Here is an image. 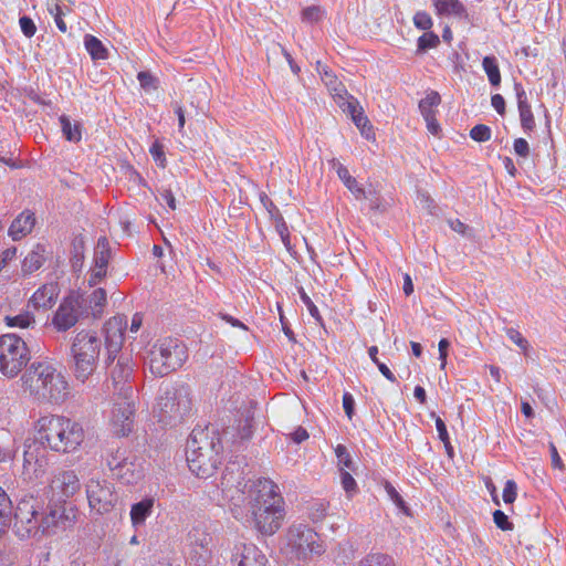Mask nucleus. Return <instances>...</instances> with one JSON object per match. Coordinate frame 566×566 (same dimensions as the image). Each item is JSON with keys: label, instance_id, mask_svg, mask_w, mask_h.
<instances>
[{"label": "nucleus", "instance_id": "24", "mask_svg": "<svg viewBox=\"0 0 566 566\" xmlns=\"http://www.w3.org/2000/svg\"><path fill=\"white\" fill-rule=\"evenodd\" d=\"M436 14L440 17H453L467 20L469 14L465 6L460 0H431Z\"/></svg>", "mask_w": 566, "mask_h": 566}, {"label": "nucleus", "instance_id": "10", "mask_svg": "<svg viewBox=\"0 0 566 566\" xmlns=\"http://www.w3.org/2000/svg\"><path fill=\"white\" fill-rule=\"evenodd\" d=\"M84 305V296L78 292H71L59 305L52 324L59 332H65L73 327L80 318L81 308Z\"/></svg>", "mask_w": 566, "mask_h": 566}, {"label": "nucleus", "instance_id": "64", "mask_svg": "<svg viewBox=\"0 0 566 566\" xmlns=\"http://www.w3.org/2000/svg\"><path fill=\"white\" fill-rule=\"evenodd\" d=\"M308 432L303 427H297L291 434L290 438L295 443H302L303 441L308 439Z\"/></svg>", "mask_w": 566, "mask_h": 566}, {"label": "nucleus", "instance_id": "13", "mask_svg": "<svg viewBox=\"0 0 566 566\" xmlns=\"http://www.w3.org/2000/svg\"><path fill=\"white\" fill-rule=\"evenodd\" d=\"M106 368L116 390L123 386L130 387L127 382L134 368L132 356H108Z\"/></svg>", "mask_w": 566, "mask_h": 566}, {"label": "nucleus", "instance_id": "49", "mask_svg": "<svg viewBox=\"0 0 566 566\" xmlns=\"http://www.w3.org/2000/svg\"><path fill=\"white\" fill-rule=\"evenodd\" d=\"M340 482L349 497L357 492V483L349 472L340 468Z\"/></svg>", "mask_w": 566, "mask_h": 566}, {"label": "nucleus", "instance_id": "52", "mask_svg": "<svg viewBox=\"0 0 566 566\" xmlns=\"http://www.w3.org/2000/svg\"><path fill=\"white\" fill-rule=\"evenodd\" d=\"M413 23L419 30L427 31L431 29L433 22L429 13L426 11H418L413 15Z\"/></svg>", "mask_w": 566, "mask_h": 566}, {"label": "nucleus", "instance_id": "23", "mask_svg": "<svg viewBox=\"0 0 566 566\" xmlns=\"http://www.w3.org/2000/svg\"><path fill=\"white\" fill-rule=\"evenodd\" d=\"M188 541L193 554L199 558H205L210 553L212 537L202 527H193L188 534Z\"/></svg>", "mask_w": 566, "mask_h": 566}, {"label": "nucleus", "instance_id": "32", "mask_svg": "<svg viewBox=\"0 0 566 566\" xmlns=\"http://www.w3.org/2000/svg\"><path fill=\"white\" fill-rule=\"evenodd\" d=\"M77 379L85 381L96 367V356H73Z\"/></svg>", "mask_w": 566, "mask_h": 566}, {"label": "nucleus", "instance_id": "31", "mask_svg": "<svg viewBox=\"0 0 566 566\" xmlns=\"http://www.w3.org/2000/svg\"><path fill=\"white\" fill-rule=\"evenodd\" d=\"M107 303L106 291L104 289L94 290L87 298L84 297V304L87 305V308L91 312V315L94 318H101L104 313V307Z\"/></svg>", "mask_w": 566, "mask_h": 566}, {"label": "nucleus", "instance_id": "21", "mask_svg": "<svg viewBox=\"0 0 566 566\" xmlns=\"http://www.w3.org/2000/svg\"><path fill=\"white\" fill-rule=\"evenodd\" d=\"M35 224L34 213L25 210L22 211L10 224L8 234L13 241L21 240L33 230Z\"/></svg>", "mask_w": 566, "mask_h": 566}, {"label": "nucleus", "instance_id": "47", "mask_svg": "<svg viewBox=\"0 0 566 566\" xmlns=\"http://www.w3.org/2000/svg\"><path fill=\"white\" fill-rule=\"evenodd\" d=\"M324 11L318 6H311L302 11V20L307 23H316L322 20Z\"/></svg>", "mask_w": 566, "mask_h": 566}, {"label": "nucleus", "instance_id": "22", "mask_svg": "<svg viewBox=\"0 0 566 566\" xmlns=\"http://www.w3.org/2000/svg\"><path fill=\"white\" fill-rule=\"evenodd\" d=\"M59 293L56 283H46L33 293L29 303L36 310L50 308L55 303Z\"/></svg>", "mask_w": 566, "mask_h": 566}, {"label": "nucleus", "instance_id": "30", "mask_svg": "<svg viewBox=\"0 0 566 566\" xmlns=\"http://www.w3.org/2000/svg\"><path fill=\"white\" fill-rule=\"evenodd\" d=\"M331 164L332 167L336 170L339 179L357 199L365 197L364 189L358 186L357 180L350 176L348 169L342 163H339L337 159H333Z\"/></svg>", "mask_w": 566, "mask_h": 566}, {"label": "nucleus", "instance_id": "8", "mask_svg": "<svg viewBox=\"0 0 566 566\" xmlns=\"http://www.w3.org/2000/svg\"><path fill=\"white\" fill-rule=\"evenodd\" d=\"M85 492L91 511L97 514L111 512L118 500L114 485L101 478H91L85 483Z\"/></svg>", "mask_w": 566, "mask_h": 566}, {"label": "nucleus", "instance_id": "15", "mask_svg": "<svg viewBox=\"0 0 566 566\" xmlns=\"http://www.w3.org/2000/svg\"><path fill=\"white\" fill-rule=\"evenodd\" d=\"M126 326V318L120 315L114 316L105 323V346L108 354H117L122 349Z\"/></svg>", "mask_w": 566, "mask_h": 566}, {"label": "nucleus", "instance_id": "33", "mask_svg": "<svg viewBox=\"0 0 566 566\" xmlns=\"http://www.w3.org/2000/svg\"><path fill=\"white\" fill-rule=\"evenodd\" d=\"M84 46L94 61L106 60L108 57L107 48L102 43L99 39L92 34H86L84 36Z\"/></svg>", "mask_w": 566, "mask_h": 566}, {"label": "nucleus", "instance_id": "39", "mask_svg": "<svg viewBox=\"0 0 566 566\" xmlns=\"http://www.w3.org/2000/svg\"><path fill=\"white\" fill-rule=\"evenodd\" d=\"M109 254H111V251H109L107 239L105 237L99 238L97 241L96 249H95V256H94L95 265L99 266L101 269L102 268L107 269V264L109 261Z\"/></svg>", "mask_w": 566, "mask_h": 566}, {"label": "nucleus", "instance_id": "35", "mask_svg": "<svg viewBox=\"0 0 566 566\" xmlns=\"http://www.w3.org/2000/svg\"><path fill=\"white\" fill-rule=\"evenodd\" d=\"M44 249L41 245H36L34 250H32L22 261V272L24 274H31L39 270L45 258H44Z\"/></svg>", "mask_w": 566, "mask_h": 566}, {"label": "nucleus", "instance_id": "6", "mask_svg": "<svg viewBox=\"0 0 566 566\" xmlns=\"http://www.w3.org/2000/svg\"><path fill=\"white\" fill-rule=\"evenodd\" d=\"M116 395L111 409L109 426L114 434L126 437L134 429L133 387L123 386Z\"/></svg>", "mask_w": 566, "mask_h": 566}, {"label": "nucleus", "instance_id": "42", "mask_svg": "<svg viewBox=\"0 0 566 566\" xmlns=\"http://www.w3.org/2000/svg\"><path fill=\"white\" fill-rule=\"evenodd\" d=\"M19 558V551L14 546H4L0 551V566H15Z\"/></svg>", "mask_w": 566, "mask_h": 566}, {"label": "nucleus", "instance_id": "12", "mask_svg": "<svg viewBox=\"0 0 566 566\" xmlns=\"http://www.w3.org/2000/svg\"><path fill=\"white\" fill-rule=\"evenodd\" d=\"M69 395V384L61 373H56L53 368L51 376L46 382L41 387L39 392L33 396L38 399H43L53 403L63 402Z\"/></svg>", "mask_w": 566, "mask_h": 566}, {"label": "nucleus", "instance_id": "14", "mask_svg": "<svg viewBox=\"0 0 566 566\" xmlns=\"http://www.w3.org/2000/svg\"><path fill=\"white\" fill-rule=\"evenodd\" d=\"M317 71L321 74L323 83L328 88L331 95L334 98V102L339 106V108H344L346 104L355 98L347 92L345 85L332 71L327 69V66H324L321 64V62H317Z\"/></svg>", "mask_w": 566, "mask_h": 566}, {"label": "nucleus", "instance_id": "25", "mask_svg": "<svg viewBox=\"0 0 566 566\" xmlns=\"http://www.w3.org/2000/svg\"><path fill=\"white\" fill-rule=\"evenodd\" d=\"M516 98L521 118V125L525 130H532L535 127L534 116L527 96L521 84H515Z\"/></svg>", "mask_w": 566, "mask_h": 566}, {"label": "nucleus", "instance_id": "45", "mask_svg": "<svg viewBox=\"0 0 566 566\" xmlns=\"http://www.w3.org/2000/svg\"><path fill=\"white\" fill-rule=\"evenodd\" d=\"M274 226H275V230L277 231V233L281 237L282 242L290 250V248H291L290 232H289V228L281 214H276L274 217Z\"/></svg>", "mask_w": 566, "mask_h": 566}, {"label": "nucleus", "instance_id": "57", "mask_svg": "<svg viewBox=\"0 0 566 566\" xmlns=\"http://www.w3.org/2000/svg\"><path fill=\"white\" fill-rule=\"evenodd\" d=\"M21 31L27 38H32L36 32V27L33 20L27 15H23L19 20Z\"/></svg>", "mask_w": 566, "mask_h": 566}, {"label": "nucleus", "instance_id": "3", "mask_svg": "<svg viewBox=\"0 0 566 566\" xmlns=\"http://www.w3.org/2000/svg\"><path fill=\"white\" fill-rule=\"evenodd\" d=\"M222 443L214 429L195 428L186 447L189 470L198 478L211 476L221 463Z\"/></svg>", "mask_w": 566, "mask_h": 566}, {"label": "nucleus", "instance_id": "46", "mask_svg": "<svg viewBox=\"0 0 566 566\" xmlns=\"http://www.w3.org/2000/svg\"><path fill=\"white\" fill-rule=\"evenodd\" d=\"M335 454L338 460L339 469L343 468V470H345V469L353 470V460H352V457L348 453L347 448L345 446L338 444L335 448Z\"/></svg>", "mask_w": 566, "mask_h": 566}, {"label": "nucleus", "instance_id": "37", "mask_svg": "<svg viewBox=\"0 0 566 566\" xmlns=\"http://www.w3.org/2000/svg\"><path fill=\"white\" fill-rule=\"evenodd\" d=\"M62 132L65 138L70 142L77 143L82 138L81 125L78 123L72 124L70 118L65 115L60 117Z\"/></svg>", "mask_w": 566, "mask_h": 566}, {"label": "nucleus", "instance_id": "20", "mask_svg": "<svg viewBox=\"0 0 566 566\" xmlns=\"http://www.w3.org/2000/svg\"><path fill=\"white\" fill-rule=\"evenodd\" d=\"M343 112L347 113L356 127L360 130V134L368 140L375 139V133L369 119L364 113L363 107L356 98H353L348 104L342 108Z\"/></svg>", "mask_w": 566, "mask_h": 566}, {"label": "nucleus", "instance_id": "26", "mask_svg": "<svg viewBox=\"0 0 566 566\" xmlns=\"http://www.w3.org/2000/svg\"><path fill=\"white\" fill-rule=\"evenodd\" d=\"M99 349V339L93 333L80 332L72 345V354H88Z\"/></svg>", "mask_w": 566, "mask_h": 566}, {"label": "nucleus", "instance_id": "51", "mask_svg": "<svg viewBox=\"0 0 566 566\" xmlns=\"http://www.w3.org/2000/svg\"><path fill=\"white\" fill-rule=\"evenodd\" d=\"M150 155L153 156L154 160L158 164L159 167L165 168L167 165L165 151H164V145L156 140L150 149Z\"/></svg>", "mask_w": 566, "mask_h": 566}, {"label": "nucleus", "instance_id": "63", "mask_svg": "<svg viewBox=\"0 0 566 566\" xmlns=\"http://www.w3.org/2000/svg\"><path fill=\"white\" fill-rule=\"evenodd\" d=\"M106 268H99L97 265H94L91 276L88 279V284L91 286L96 285L105 275H106Z\"/></svg>", "mask_w": 566, "mask_h": 566}, {"label": "nucleus", "instance_id": "28", "mask_svg": "<svg viewBox=\"0 0 566 566\" xmlns=\"http://www.w3.org/2000/svg\"><path fill=\"white\" fill-rule=\"evenodd\" d=\"M154 499L145 497L142 501L132 505L130 509V521L134 527H138L145 524L147 517L153 513Z\"/></svg>", "mask_w": 566, "mask_h": 566}, {"label": "nucleus", "instance_id": "36", "mask_svg": "<svg viewBox=\"0 0 566 566\" xmlns=\"http://www.w3.org/2000/svg\"><path fill=\"white\" fill-rule=\"evenodd\" d=\"M441 103V97L438 92L431 91L426 97L419 102V109L422 117L436 115V107Z\"/></svg>", "mask_w": 566, "mask_h": 566}, {"label": "nucleus", "instance_id": "5", "mask_svg": "<svg viewBox=\"0 0 566 566\" xmlns=\"http://www.w3.org/2000/svg\"><path fill=\"white\" fill-rule=\"evenodd\" d=\"M43 511V501L31 494H25L18 500L13 512V532L27 539L39 534V520Z\"/></svg>", "mask_w": 566, "mask_h": 566}, {"label": "nucleus", "instance_id": "9", "mask_svg": "<svg viewBox=\"0 0 566 566\" xmlns=\"http://www.w3.org/2000/svg\"><path fill=\"white\" fill-rule=\"evenodd\" d=\"M77 518L75 506H51L46 512L41 511L39 533L44 536L55 535L74 526Z\"/></svg>", "mask_w": 566, "mask_h": 566}, {"label": "nucleus", "instance_id": "34", "mask_svg": "<svg viewBox=\"0 0 566 566\" xmlns=\"http://www.w3.org/2000/svg\"><path fill=\"white\" fill-rule=\"evenodd\" d=\"M28 350L27 344L15 334L0 336V354H15Z\"/></svg>", "mask_w": 566, "mask_h": 566}, {"label": "nucleus", "instance_id": "44", "mask_svg": "<svg viewBox=\"0 0 566 566\" xmlns=\"http://www.w3.org/2000/svg\"><path fill=\"white\" fill-rule=\"evenodd\" d=\"M440 43L439 36L433 32H426L418 39V50L427 51L438 46Z\"/></svg>", "mask_w": 566, "mask_h": 566}, {"label": "nucleus", "instance_id": "27", "mask_svg": "<svg viewBox=\"0 0 566 566\" xmlns=\"http://www.w3.org/2000/svg\"><path fill=\"white\" fill-rule=\"evenodd\" d=\"M27 356H0V374L7 378H14L23 367H27Z\"/></svg>", "mask_w": 566, "mask_h": 566}, {"label": "nucleus", "instance_id": "11", "mask_svg": "<svg viewBox=\"0 0 566 566\" xmlns=\"http://www.w3.org/2000/svg\"><path fill=\"white\" fill-rule=\"evenodd\" d=\"M50 490L59 500L65 501L81 490V482L74 470H60L54 473Z\"/></svg>", "mask_w": 566, "mask_h": 566}, {"label": "nucleus", "instance_id": "18", "mask_svg": "<svg viewBox=\"0 0 566 566\" xmlns=\"http://www.w3.org/2000/svg\"><path fill=\"white\" fill-rule=\"evenodd\" d=\"M233 562L237 566H270L266 556L253 544L237 546Z\"/></svg>", "mask_w": 566, "mask_h": 566}, {"label": "nucleus", "instance_id": "53", "mask_svg": "<svg viewBox=\"0 0 566 566\" xmlns=\"http://www.w3.org/2000/svg\"><path fill=\"white\" fill-rule=\"evenodd\" d=\"M506 335L514 344L518 346L521 350H528V342L526 338L523 337V335L518 331L514 328H509L506 331Z\"/></svg>", "mask_w": 566, "mask_h": 566}, {"label": "nucleus", "instance_id": "43", "mask_svg": "<svg viewBox=\"0 0 566 566\" xmlns=\"http://www.w3.org/2000/svg\"><path fill=\"white\" fill-rule=\"evenodd\" d=\"M6 321L9 326H12V327L18 326V327L25 328V327L31 326L34 323V317L29 312H25V313L15 315V316H7Z\"/></svg>", "mask_w": 566, "mask_h": 566}, {"label": "nucleus", "instance_id": "59", "mask_svg": "<svg viewBox=\"0 0 566 566\" xmlns=\"http://www.w3.org/2000/svg\"><path fill=\"white\" fill-rule=\"evenodd\" d=\"M436 428L439 433V438L443 442L444 447H450V438L447 430V426L440 417H436Z\"/></svg>", "mask_w": 566, "mask_h": 566}, {"label": "nucleus", "instance_id": "1", "mask_svg": "<svg viewBox=\"0 0 566 566\" xmlns=\"http://www.w3.org/2000/svg\"><path fill=\"white\" fill-rule=\"evenodd\" d=\"M223 499L234 518L250 522L263 535H273L282 526L285 510L279 486L270 479L244 480L234 464L221 478Z\"/></svg>", "mask_w": 566, "mask_h": 566}, {"label": "nucleus", "instance_id": "29", "mask_svg": "<svg viewBox=\"0 0 566 566\" xmlns=\"http://www.w3.org/2000/svg\"><path fill=\"white\" fill-rule=\"evenodd\" d=\"M113 474L125 484H134L142 478V470L135 458L130 457Z\"/></svg>", "mask_w": 566, "mask_h": 566}, {"label": "nucleus", "instance_id": "41", "mask_svg": "<svg viewBox=\"0 0 566 566\" xmlns=\"http://www.w3.org/2000/svg\"><path fill=\"white\" fill-rule=\"evenodd\" d=\"M359 566H395V563L390 556L377 553L366 556Z\"/></svg>", "mask_w": 566, "mask_h": 566}, {"label": "nucleus", "instance_id": "54", "mask_svg": "<svg viewBox=\"0 0 566 566\" xmlns=\"http://www.w3.org/2000/svg\"><path fill=\"white\" fill-rule=\"evenodd\" d=\"M298 293H300V297L302 300V302L304 303V305L307 307L310 314L316 319V321H321V316H319V312H318V308L316 307V305L313 303V301L311 300V297L306 294V292L304 291L303 287H300L298 289Z\"/></svg>", "mask_w": 566, "mask_h": 566}, {"label": "nucleus", "instance_id": "48", "mask_svg": "<svg viewBox=\"0 0 566 566\" xmlns=\"http://www.w3.org/2000/svg\"><path fill=\"white\" fill-rule=\"evenodd\" d=\"M470 137L479 143L488 142L491 138V128L483 124L475 125L470 130Z\"/></svg>", "mask_w": 566, "mask_h": 566}, {"label": "nucleus", "instance_id": "17", "mask_svg": "<svg viewBox=\"0 0 566 566\" xmlns=\"http://www.w3.org/2000/svg\"><path fill=\"white\" fill-rule=\"evenodd\" d=\"M184 363L185 359L180 356H148V360H145L144 365L154 376L165 377L180 368Z\"/></svg>", "mask_w": 566, "mask_h": 566}, {"label": "nucleus", "instance_id": "2", "mask_svg": "<svg viewBox=\"0 0 566 566\" xmlns=\"http://www.w3.org/2000/svg\"><path fill=\"white\" fill-rule=\"evenodd\" d=\"M34 439L43 449L57 453L76 451L84 441L85 432L81 423L64 416L41 417L34 426Z\"/></svg>", "mask_w": 566, "mask_h": 566}, {"label": "nucleus", "instance_id": "56", "mask_svg": "<svg viewBox=\"0 0 566 566\" xmlns=\"http://www.w3.org/2000/svg\"><path fill=\"white\" fill-rule=\"evenodd\" d=\"M517 495V485L513 480H507L503 490V501L506 504H512Z\"/></svg>", "mask_w": 566, "mask_h": 566}, {"label": "nucleus", "instance_id": "16", "mask_svg": "<svg viewBox=\"0 0 566 566\" xmlns=\"http://www.w3.org/2000/svg\"><path fill=\"white\" fill-rule=\"evenodd\" d=\"M52 370L53 367L48 363H32L22 376L23 386L29 389L31 395L39 392L51 376Z\"/></svg>", "mask_w": 566, "mask_h": 566}, {"label": "nucleus", "instance_id": "62", "mask_svg": "<svg viewBox=\"0 0 566 566\" xmlns=\"http://www.w3.org/2000/svg\"><path fill=\"white\" fill-rule=\"evenodd\" d=\"M514 151L521 157H527L530 154L528 143L524 138L515 139Z\"/></svg>", "mask_w": 566, "mask_h": 566}, {"label": "nucleus", "instance_id": "50", "mask_svg": "<svg viewBox=\"0 0 566 566\" xmlns=\"http://www.w3.org/2000/svg\"><path fill=\"white\" fill-rule=\"evenodd\" d=\"M140 86L145 91H155L158 87V78L151 73L142 71L137 74Z\"/></svg>", "mask_w": 566, "mask_h": 566}, {"label": "nucleus", "instance_id": "60", "mask_svg": "<svg viewBox=\"0 0 566 566\" xmlns=\"http://www.w3.org/2000/svg\"><path fill=\"white\" fill-rule=\"evenodd\" d=\"M370 357H371L373 363L377 365L379 371L384 375V377L386 379H388L390 382L397 381L396 376L394 375V373L389 369V367L386 364L379 361L377 356H370Z\"/></svg>", "mask_w": 566, "mask_h": 566}, {"label": "nucleus", "instance_id": "61", "mask_svg": "<svg viewBox=\"0 0 566 566\" xmlns=\"http://www.w3.org/2000/svg\"><path fill=\"white\" fill-rule=\"evenodd\" d=\"M354 407H355V400H354L353 396L349 392H345L343 395V408H344L345 413L348 417V419L353 418Z\"/></svg>", "mask_w": 566, "mask_h": 566}, {"label": "nucleus", "instance_id": "40", "mask_svg": "<svg viewBox=\"0 0 566 566\" xmlns=\"http://www.w3.org/2000/svg\"><path fill=\"white\" fill-rule=\"evenodd\" d=\"M130 455L127 454L125 449H111L106 455V464L108 469L114 473Z\"/></svg>", "mask_w": 566, "mask_h": 566}, {"label": "nucleus", "instance_id": "55", "mask_svg": "<svg viewBox=\"0 0 566 566\" xmlns=\"http://www.w3.org/2000/svg\"><path fill=\"white\" fill-rule=\"evenodd\" d=\"M493 521L495 525L502 531H512L513 524L509 521L507 515L501 510L493 513Z\"/></svg>", "mask_w": 566, "mask_h": 566}, {"label": "nucleus", "instance_id": "38", "mask_svg": "<svg viewBox=\"0 0 566 566\" xmlns=\"http://www.w3.org/2000/svg\"><path fill=\"white\" fill-rule=\"evenodd\" d=\"M484 72L492 86H499L501 83V73L496 59L494 56H485L482 62Z\"/></svg>", "mask_w": 566, "mask_h": 566}, {"label": "nucleus", "instance_id": "7", "mask_svg": "<svg viewBox=\"0 0 566 566\" xmlns=\"http://www.w3.org/2000/svg\"><path fill=\"white\" fill-rule=\"evenodd\" d=\"M287 545L298 558H307L321 555L325 552V545L321 536L305 524H293L286 534Z\"/></svg>", "mask_w": 566, "mask_h": 566}, {"label": "nucleus", "instance_id": "4", "mask_svg": "<svg viewBox=\"0 0 566 566\" xmlns=\"http://www.w3.org/2000/svg\"><path fill=\"white\" fill-rule=\"evenodd\" d=\"M191 408V391L187 385L167 386L157 397L154 415L158 422L175 426L190 413Z\"/></svg>", "mask_w": 566, "mask_h": 566}, {"label": "nucleus", "instance_id": "58", "mask_svg": "<svg viewBox=\"0 0 566 566\" xmlns=\"http://www.w3.org/2000/svg\"><path fill=\"white\" fill-rule=\"evenodd\" d=\"M385 491L387 495L390 497V500L400 509H405V501L401 497V495L398 493V491L395 489V486L386 481L385 483Z\"/></svg>", "mask_w": 566, "mask_h": 566}, {"label": "nucleus", "instance_id": "19", "mask_svg": "<svg viewBox=\"0 0 566 566\" xmlns=\"http://www.w3.org/2000/svg\"><path fill=\"white\" fill-rule=\"evenodd\" d=\"M49 467V459L43 452L39 454L38 447L27 446L23 454V469L27 473H31L34 478H42Z\"/></svg>", "mask_w": 566, "mask_h": 566}]
</instances>
